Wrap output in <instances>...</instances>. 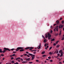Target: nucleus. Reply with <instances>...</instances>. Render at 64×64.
Segmentation results:
<instances>
[{
	"instance_id": "nucleus-1",
	"label": "nucleus",
	"mask_w": 64,
	"mask_h": 64,
	"mask_svg": "<svg viewBox=\"0 0 64 64\" xmlns=\"http://www.w3.org/2000/svg\"><path fill=\"white\" fill-rule=\"evenodd\" d=\"M4 50H4V51H2V52L3 53H5V52H6V50H8V51H11V50L9 49L8 48H4Z\"/></svg>"
},
{
	"instance_id": "nucleus-2",
	"label": "nucleus",
	"mask_w": 64,
	"mask_h": 64,
	"mask_svg": "<svg viewBox=\"0 0 64 64\" xmlns=\"http://www.w3.org/2000/svg\"><path fill=\"white\" fill-rule=\"evenodd\" d=\"M58 26H56V28L54 29V31L55 32L57 31H57H58Z\"/></svg>"
},
{
	"instance_id": "nucleus-3",
	"label": "nucleus",
	"mask_w": 64,
	"mask_h": 64,
	"mask_svg": "<svg viewBox=\"0 0 64 64\" xmlns=\"http://www.w3.org/2000/svg\"><path fill=\"white\" fill-rule=\"evenodd\" d=\"M23 49V48H21V47H18L17 48V49H16V51H18L19 49Z\"/></svg>"
},
{
	"instance_id": "nucleus-4",
	"label": "nucleus",
	"mask_w": 64,
	"mask_h": 64,
	"mask_svg": "<svg viewBox=\"0 0 64 64\" xmlns=\"http://www.w3.org/2000/svg\"><path fill=\"white\" fill-rule=\"evenodd\" d=\"M64 25H62V24H60L59 26V28H62H62H63V27Z\"/></svg>"
},
{
	"instance_id": "nucleus-5",
	"label": "nucleus",
	"mask_w": 64,
	"mask_h": 64,
	"mask_svg": "<svg viewBox=\"0 0 64 64\" xmlns=\"http://www.w3.org/2000/svg\"><path fill=\"white\" fill-rule=\"evenodd\" d=\"M48 37H51V35L49 33L48 34Z\"/></svg>"
},
{
	"instance_id": "nucleus-6",
	"label": "nucleus",
	"mask_w": 64,
	"mask_h": 64,
	"mask_svg": "<svg viewBox=\"0 0 64 64\" xmlns=\"http://www.w3.org/2000/svg\"><path fill=\"white\" fill-rule=\"evenodd\" d=\"M40 48H41V44H40L38 46V49H40Z\"/></svg>"
},
{
	"instance_id": "nucleus-7",
	"label": "nucleus",
	"mask_w": 64,
	"mask_h": 64,
	"mask_svg": "<svg viewBox=\"0 0 64 64\" xmlns=\"http://www.w3.org/2000/svg\"><path fill=\"white\" fill-rule=\"evenodd\" d=\"M63 57V53L62 52H61L60 53V57Z\"/></svg>"
},
{
	"instance_id": "nucleus-8",
	"label": "nucleus",
	"mask_w": 64,
	"mask_h": 64,
	"mask_svg": "<svg viewBox=\"0 0 64 64\" xmlns=\"http://www.w3.org/2000/svg\"><path fill=\"white\" fill-rule=\"evenodd\" d=\"M30 60V58H28L27 59H26V61H29V60Z\"/></svg>"
},
{
	"instance_id": "nucleus-9",
	"label": "nucleus",
	"mask_w": 64,
	"mask_h": 64,
	"mask_svg": "<svg viewBox=\"0 0 64 64\" xmlns=\"http://www.w3.org/2000/svg\"><path fill=\"white\" fill-rule=\"evenodd\" d=\"M44 43H46L47 42V40L46 39H44Z\"/></svg>"
},
{
	"instance_id": "nucleus-10",
	"label": "nucleus",
	"mask_w": 64,
	"mask_h": 64,
	"mask_svg": "<svg viewBox=\"0 0 64 64\" xmlns=\"http://www.w3.org/2000/svg\"><path fill=\"white\" fill-rule=\"evenodd\" d=\"M22 63H27V62L23 61L22 62Z\"/></svg>"
},
{
	"instance_id": "nucleus-11",
	"label": "nucleus",
	"mask_w": 64,
	"mask_h": 64,
	"mask_svg": "<svg viewBox=\"0 0 64 64\" xmlns=\"http://www.w3.org/2000/svg\"><path fill=\"white\" fill-rule=\"evenodd\" d=\"M24 50L23 49H22L21 50H20V52H22L23 51H24Z\"/></svg>"
},
{
	"instance_id": "nucleus-12",
	"label": "nucleus",
	"mask_w": 64,
	"mask_h": 64,
	"mask_svg": "<svg viewBox=\"0 0 64 64\" xmlns=\"http://www.w3.org/2000/svg\"><path fill=\"white\" fill-rule=\"evenodd\" d=\"M59 21L56 22L57 25H59Z\"/></svg>"
},
{
	"instance_id": "nucleus-13",
	"label": "nucleus",
	"mask_w": 64,
	"mask_h": 64,
	"mask_svg": "<svg viewBox=\"0 0 64 64\" xmlns=\"http://www.w3.org/2000/svg\"><path fill=\"white\" fill-rule=\"evenodd\" d=\"M18 59H20V58H16V60H18Z\"/></svg>"
},
{
	"instance_id": "nucleus-14",
	"label": "nucleus",
	"mask_w": 64,
	"mask_h": 64,
	"mask_svg": "<svg viewBox=\"0 0 64 64\" xmlns=\"http://www.w3.org/2000/svg\"><path fill=\"white\" fill-rule=\"evenodd\" d=\"M29 49L30 50H32V49H33V48L32 47H31Z\"/></svg>"
},
{
	"instance_id": "nucleus-15",
	"label": "nucleus",
	"mask_w": 64,
	"mask_h": 64,
	"mask_svg": "<svg viewBox=\"0 0 64 64\" xmlns=\"http://www.w3.org/2000/svg\"><path fill=\"white\" fill-rule=\"evenodd\" d=\"M45 36L46 37V38H48V36H47V34H46L45 35Z\"/></svg>"
},
{
	"instance_id": "nucleus-16",
	"label": "nucleus",
	"mask_w": 64,
	"mask_h": 64,
	"mask_svg": "<svg viewBox=\"0 0 64 64\" xmlns=\"http://www.w3.org/2000/svg\"><path fill=\"white\" fill-rule=\"evenodd\" d=\"M62 32V31H61V30L60 31V34H59V35H61Z\"/></svg>"
},
{
	"instance_id": "nucleus-17",
	"label": "nucleus",
	"mask_w": 64,
	"mask_h": 64,
	"mask_svg": "<svg viewBox=\"0 0 64 64\" xmlns=\"http://www.w3.org/2000/svg\"><path fill=\"white\" fill-rule=\"evenodd\" d=\"M60 46L58 44L56 46V48H59Z\"/></svg>"
},
{
	"instance_id": "nucleus-18",
	"label": "nucleus",
	"mask_w": 64,
	"mask_h": 64,
	"mask_svg": "<svg viewBox=\"0 0 64 64\" xmlns=\"http://www.w3.org/2000/svg\"><path fill=\"white\" fill-rule=\"evenodd\" d=\"M2 50L1 49H0V53H2Z\"/></svg>"
},
{
	"instance_id": "nucleus-19",
	"label": "nucleus",
	"mask_w": 64,
	"mask_h": 64,
	"mask_svg": "<svg viewBox=\"0 0 64 64\" xmlns=\"http://www.w3.org/2000/svg\"><path fill=\"white\" fill-rule=\"evenodd\" d=\"M30 47H28L25 48V49H30Z\"/></svg>"
},
{
	"instance_id": "nucleus-20",
	"label": "nucleus",
	"mask_w": 64,
	"mask_h": 64,
	"mask_svg": "<svg viewBox=\"0 0 64 64\" xmlns=\"http://www.w3.org/2000/svg\"><path fill=\"white\" fill-rule=\"evenodd\" d=\"M12 63H14V60H12Z\"/></svg>"
},
{
	"instance_id": "nucleus-21",
	"label": "nucleus",
	"mask_w": 64,
	"mask_h": 64,
	"mask_svg": "<svg viewBox=\"0 0 64 64\" xmlns=\"http://www.w3.org/2000/svg\"><path fill=\"white\" fill-rule=\"evenodd\" d=\"M45 53V52H42V54H44V53Z\"/></svg>"
},
{
	"instance_id": "nucleus-22",
	"label": "nucleus",
	"mask_w": 64,
	"mask_h": 64,
	"mask_svg": "<svg viewBox=\"0 0 64 64\" xmlns=\"http://www.w3.org/2000/svg\"><path fill=\"white\" fill-rule=\"evenodd\" d=\"M29 55L30 56H32V54H29Z\"/></svg>"
},
{
	"instance_id": "nucleus-23",
	"label": "nucleus",
	"mask_w": 64,
	"mask_h": 64,
	"mask_svg": "<svg viewBox=\"0 0 64 64\" xmlns=\"http://www.w3.org/2000/svg\"><path fill=\"white\" fill-rule=\"evenodd\" d=\"M59 42V40H58L56 42V44H58V43Z\"/></svg>"
},
{
	"instance_id": "nucleus-24",
	"label": "nucleus",
	"mask_w": 64,
	"mask_h": 64,
	"mask_svg": "<svg viewBox=\"0 0 64 64\" xmlns=\"http://www.w3.org/2000/svg\"><path fill=\"white\" fill-rule=\"evenodd\" d=\"M34 58V57H32V60H33Z\"/></svg>"
},
{
	"instance_id": "nucleus-25",
	"label": "nucleus",
	"mask_w": 64,
	"mask_h": 64,
	"mask_svg": "<svg viewBox=\"0 0 64 64\" xmlns=\"http://www.w3.org/2000/svg\"><path fill=\"white\" fill-rule=\"evenodd\" d=\"M54 38H53L52 39V40H51V41H54Z\"/></svg>"
},
{
	"instance_id": "nucleus-26",
	"label": "nucleus",
	"mask_w": 64,
	"mask_h": 64,
	"mask_svg": "<svg viewBox=\"0 0 64 64\" xmlns=\"http://www.w3.org/2000/svg\"><path fill=\"white\" fill-rule=\"evenodd\" d=\"M60 55V54H58V56H56V57H58V56H59Z\"/></svg>"
},
{
	"instance_id": "nucleus-27",
	"label": "nucleus",
	"mask_w": 64,
	"mask_h": 64,
	"mask_svg": "<svg viewBox=\"0 0 64 64\" xmlns=\"http://www.w3.org/2000/svg\"><path fill=\"white\" fill-rule=\"evenodd\" d=\"M59 53H62V51H61V50H60V51H59Z\"/></svg>"
},
{
	"instance_id": "nucleus-28",
	"label": "nucleus",
	"mask_w": 64,
	"mask_h": 64,
	"mask_svg": "<svg viewBox=\"0 0 64 64\" xmlns=\"http://www.w3.org/2000/svg\"><path fill=\"white\" fill-rule=\"evenodd\" d=\"M29 63H30V64H32V63H33V62H29Z\"/></svg>"
},
{
	"instance_id": "nucleus-29",
	"label": "nucleus",
	"mask_w": 64,
	"mask_h": 64,
	"mask_svg": "<svg viewBox=\"0 0 64 64\" xmlns=\"http://www.w3.org/2000/svg\"><path fill=\"white\" fill-rule=\"evenodd\" d=\"M64 40V37H63L62 38V40Z\"/></svg>"
},
{
	"instance_id": "nucleus-30",
	"label": "nucleus",
	"mask_w": 64,
	"mask_h": 64,
	"mask_svg": "<svg viewBox=\"0 0 64 64\" xmlns=\"http://www.w3.org/2000/svg\"><path fill=\"white\" fill-rule=\"evenodd\" d=\"M15 49V48H12L11 49V50H12V51H13V50H14Z\"/></svg>"
},
{
	"instance_id": "nucleus-31",
	"label": "nucleus",
	"mask_w": 64,
	"mask_h": 64,
	"mask_svg": "<svg viewBox=\"0 0 64 64\" xmlns=\"http://www.w3.org/2000/svg\"><path fill=\"white\" fill-rule=\"evenodd\" d=\"M42 57H45L46 56V55H43L42 56Z\"/></svg>"
},
{
	"instance_id": "nucleus-32",
	"label": "nucleus",
	"mask_w": 64,
	"mask_h": 64,
	"mask_svg": "<svg viewBox=\"0 0 64 64\" xmlns=\"http://www.w3.org/2000/svg\"><path fill=\"white\" fill-rule=\"evenodd\" d=\"M42 37L43 38H44V39H45V38L44 37V36L43 35L42 36Z\"/></svg>"
},
{
	"instance_id": "nucleus-33",
	"label": "nucleus",
	"mask_w": 64,
	"mask_h": 64,
	"mask_svg": "<svg viewBox=\"0 0 64 64\" xmlns=\"http://www.w3.org/2000/svg\"><path fill=\"white\" fill-rule=\"evenodd\" d=\"M14 64H18V62H16V63H14Z\"/></svg>"
},
{
	"instance_id": "nucleus-34",
	"label": "nucleus",
	"mask_w": 64,
	"mask_h": 64,
	"mask_svg": "<svg viewBox=\"0 0 64 64\" xmlns=\"http://www.w3.org/2000/svg\"><path fill=\"white\" fill-rule=\"evenodd\" d=\"M64 21H62V24H64Z\"/></svg>"
},
{
	"instance_id": "nucleus-35",
	"label": "nucleus",
	"mask_w": 64,
	"mask_h": 64,
	"mask_svg": "<svg viewBox=\"0 0 64 64\" xmlns=\"http://www.w3.org/2000/svg\"><path fill=\"white\" fill-rule=\"evenodd\" d=\"M49 54H50V55H51L52 54V53H51V52H50L49 53Z\"/></svg>"
},
{
	"instance_id": "nucleus-36",
	"label": "nucleus",
	"mask_w": 64,
	"mask_h": 64,
	"mask_svg": "<svg viewBox=\"0 0 64 64\" xmlns=\"http://www.w3.org/2000/svg\"><path fill=\"white\" fill-rule=\"evenodd\" d=\"M52 47H50V50H51V49H52Z\"/></svg>"
},
{
	"instance_id": "nucleus-37",
	"label": "nucleus",
	"mask_w": 64,
	"mask_h": 64,
	"mask_svg": "<svg viewBox=\"0 0 64 64\" xmlns=\"http://www.w3.org/2000/svg\"><path fill=\"white\" fill-rule=\"evenodd\" d=\"M36 62H39V60H36Z\"/></svg>"
},
{
	"instance_id": "nucleus-38",
	"label": "nucleus",
	"mask_w": 64,
	"mask_h": 64,
	"mask_svg": "<svg viewBox=\"0 0 64 64\" xmlns=\"http://www.w3.org/2000/svg\"><path fill=\"white\" fill-rule=\"evenodd\" d=\"M36 51V50H33L32 51V52H33V51Z\"/></svg>"
},
{
	"instance_id": "nucleus-39",
	"label": "nucleus",
	"mask_w": 64,
	"mask_h": 64,
	"mask_svg": "<svg viewBox=\"0 0 64 64\" xmlns=\"http://www.w3.org/2000/svg\"><path fill=\"white\" fill-rule=\"evenodd\" d=\"M11 59H12V60H13V59H14V58H13V57H12L11 58Z\"/></svg>"
},
{
	"instance_id": "nucleus-40",
	"label": "nucleus",
	"mask_w": 64,
	"mask_h": 64,
	"mask_svg": "<svg viewBox=\"0 0 64 64\" xmlns=\"http://www.w3.org/2000/svg\"><path fill=\"white\" fill-rule=\"evenodd\" d=\"M27 56H28V57H30V56L28 54L27 55Z\"/></svg>"
},
{
	"instance_id": "nucleus-41",
	"label": "nucleus",
	"mask_w": 64,
	"mask_h": 64,
	"mask_svg": "<svg viewBox=\"0 0 64 64\" xmlns=\"http://www.w3.org/2000/svg\"><path fill=\"white\" fill-rule=\"evenodd\" d=\"M1 56H4V54H1Z\"/></svg>"
},
{
	"instance_id": "nucleus-42",
	"label": "nucleus",
	"mask_w": 64,
	"mask_h": 64,
	"mask_svg": "<svg viewBox=\"0 0 64 64\" xmlns=\"http://www.w3.org/2000/svg\"><path fill=\"white\" fill-rule=\"evenodd\" d=\"M45 47L46 46V43L44 45Z\"/></svg>"
},
{
	"instance_id": "nucleus-43",
	"label": "nucleus",
	"mask_w": 64,
	"mask_h": 64,
	"mask_svg": "<svg viewBox=\"0 0 64 64\" xmlns=\"http://www.w3.org/2000/svg\"><path fill=\"white\" fill-rule=\"evenodd\" d=\"M20 60H21L22 61V62H23V60L22 59H20Z\"/></svg>"
},
{
	"instance_id": "nucleus-44",
	"label": "nucleus",
	"mask_w": 64,
	"mask_h": 64,
	"mask_svg": "<svg viewBox=\"0 0 64 64\" xmlns=\"http://www.w3.org/2000/svg\"><path fill=\"white\" fill-rule=\"evenodd\" d=\"M52 61L53 60H50V62H52Z\"/></svg>"
},
{
	"instance_id": "nucleus-45",
	"label": "nucleus",
	"mask_w": 64,
	"mask_h": 64,
	"mask_svg": "<svg viewBox=\"0 0 64 64\" xmlns=\"http://www.w3.org/2000/svg\"><path fill=\"white\" fill-rule=\"evenodd\" d=\"M53 45L54 46H55V45H56V44L55 43Z\"/></svg>"
},
{
	"instance_id": "nucleus-46",
	"label": "nucleus",
	"mask_w": 64,
	"mask_h": 64,
	"mask_svg": "<svg viewBox=\"0 0 64 64\" xmlns=\"http://www.w3.org/2000/svg\"><path fill=\"white\" fill-rule=\"evenodd\" d=\"M32 56H33V57H35V55H33L32 54Z\"/></svg>"
},
{
	"instance_id": "nucleus-47",
	"label": "nucleus",
	"mask_w": 64,
	"mask_h": 64,
	"mask_svg": "<svg viewBox=\"0 0 64 64\" xmlns=\"http://www.w3.org/2000/svg\"><path fill=\"white\" fill-rule=\"evenodd\" d=\"M53 32V31L51 30L50 31V33H52Z\"/></svg>"
},
{
	"instance_id": "nucleus-48",
	"label": "nucleus",
	"mask_w": 64,
	"mask_h": 64,
	"mask_svg": "<svg viewBox=\"0 0 64 64\" xmlns=\"http://www.w3.org/2000/svg\"><path fill=\"white\" fill-rule=\"evenodd\" d=\"M48 59H51V57H48Z\"/></svg>"
},
{
	"instance_id": "nucleus-49",
	"label": "nucleus",
	"mask_w": 64,
	"mask_h": 64,
	"mask_svg": "<svg viewBox=\"0 0 64 64\" xmlns=\"http://www.w3.org/2000/svg\"><path fill=\"white\" fill-rule=\"evenodd\" d=\"M57 52H56V53H58V50H57Z\"/></svg>"
},
{
	"instance_id": "nucleus-50",
	"label": "nucleus",
	"mask_w": 64,
	"mask_h": 64,
	"mask_svg": "<svg viewBox=\"0 0 64 64\" xmlns=\"http://www.w3.org/2000/svg\"><path fill=\"white\" fill-rule=\"evenodd\" d=\"M15 54H13L12 55V56H15Z\"/></svg>"
},
{
	"instance_id": "nucleus-51",
	"label": "nucleus",
	"mask_w": 64,
	"mask_h": 64,
	"mask_svg": "<svg viewBox=\"0 0 64 64\" xmlns=\"http://www.w3.org/2000/svg\"><path fill=\"white\" fill-rule=\"evenodd\" d=\"M27 54H24V55H25V56H27Z\"/></svg>"
},
{
	"instance_id": "nucleus-52",
	"label": "nucleus",
	"mask_w": 64,
	"mask_h": 64,
	"mask_svg": "<svg viewBox=\"0 0 64 64\" xmlns=\"http://www.w3.org/2000/svg\"><path fill=\"white\" fill-rule=\"evenodd\" d=\"M59 64H62V62H60L59 63Z\"/></svg>"
},
{
	"instance_id": "nucleus-53",
	"label": "nucleus",
	"mask_w": 64,
	"mask_h": 64,
	"mask_svg": "<svg viewBox=\"0 0 64 64\" xmlns=\"http://www.w3.org/2000/svg\"><path fill=\"white\" fill-rule=\"evenodd\" d=\"M13 53H16V52H13Z\"/></svg>"
},
{
	"instance_id": "nucleus-54",
	"label": "nucleus",
	"mask_w": 64,
	"mask_h": 64,
	"mask_svg": "<svg viewBox=\"0 0 64 64\" xmlns=\"http://www.w3.org/2000/svg\"><path fill=\"white\" fill-rule=\"evenodd\" d=\"M18 62H20V60H18Z\"/></svg>"
},
{
	"instance_id": "nucleus-55",
	"label": "nucleus",
	"mask_w": 64,
	"mask_h": 64,
	"mask_svg": "<svg viewBox=\"0 0 64 64\" xmlns=\"http://www.w3.org/2000/svg\"><path fill=\"white\" fill-rule=\"evenodd\" d=\"M50 37H48V39H49V40L50 38Z\"/></svg>"
},
{
	"instance_id": "nucleus-56",
	"label": "nucleus",
	"mask_w": 64,
	"mask_h": 64,
	"mask_svg": "<svg viewBox=\"0 0 64 64\" xmlns=\"http://www.w3.org/2000/svg\"><path fill=\"white\" fill-rule=\"evenodd\" d=\"M62 18H60V20H62Z\"/></svg>"
},
{
	"instance_id": "nucleus-57",
	"label": "nucleus",
	"mask_w": 64,
	"mask_h": 64,
	"mask_svg": "<svg viewBox=\"0 0 64 64\" xmlns=\"http://www.w3.org/2000/svg\"><path fill=\"white\" fill-rule=\"evenodd\" d=\"M45 49L46 50H47V47H46L45 48Z\"/></svg>"
},
{
	"instance_id": "nucleus-58",
	"label": "nucleus",
	"mask_w": 64,
	"mask_h": 64,
	"mask_svg": "<svg viewBox=\"0 0 64 64\" xmlns=\"http://www.w3.org/2000/svg\"><path fill=\"white\" fill-rule=\"evenodd\" d=\"M34 54H36V52H34Z\"/></svg>"
},
{
	"instance_id": "nucleus-59",
	"label": "nucleus",
	"mask_w": 64,
	"mask_h": 64,
	"mask_svg": "<svg viewBox=\"0 0 64 64\" xmlns=\"http://www.w3.org/2000/svg\"><path fill=\"white\" fill-rule=\"evenodd\" d=\"M26 53H28H28H29V52H26Z\"/></svg>"
},
{
	"instance_id": "nucleus-60",
	"label": "nucleus",
	"mask_w": 64,
	"mask_h": 64,
	"mask_svg": "<svg viewBox=\"0 0 64 64\" xmlns=\"http://www.w3.org/2000/svg\"><path fill=\"white\" fill-rule=\"evenodd\" d=\"M4 59H5V58H2V60H4Z\"/></svg>"
},
{
	"instance_id": "nucleus-61",
	"label": "nucleus",
	"mask_w": 64,
	"mask_h": 64,
	"mask_svg": "<svg viewBox=\"0 0 64 64\" xmlns=\"http://www.w3.org/2000/svg\"><path fill=\"white\" fill-rule=\"evenodd\" d=\"M46 46H48V44H46Z\"/></svg>"
},
{
	"instance_id": "nucleus-62",
	"label": "nucleus",
	"mask_w": 64,
	"mask_h": 64,
	"mask_svg": "<svg viewBox=\"0 0 64 64\" xmlns=\"http://www.w3.org/2000/svg\"><path fill=\"white\" fill-rule=\"evenodd\" d=\"M48 47H49V46H47V48H48Z\"/></svg>"
},
{
	"instance_id": "nucleus-63",
	"label": "nucleus",
	"mask_w": 64,
	"mask_h": 64,
	"mask_svg": "<svg viewBox=\"0 0 64 64\" xmlns=\"http://www.w3.org/2000/svg\"><path fill=\"white\" fill-rule=\"evenodd\" d=\"M56 35H58V34H56Z\"/></svg>"
},
{
	"instance_id": "nucleus-64",
	"label": "nucleus",
	"mask_w": 64,
	"mask_h": 64,
	"mask_svg": "<svg viewBox=\"0 0 64 64\" xmlns=\"http://www.w3.org/2000/svg\"><path fill=\"white\" fill-rule=\"evenodd\" d=\"M46 60H48V59H46Z\"/></svg>"
}]
</instances>
